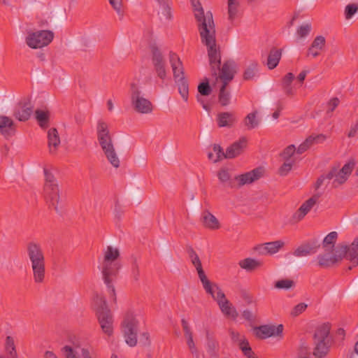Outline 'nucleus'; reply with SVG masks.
<instances>
[{
  "label": "nucleus",
  "instance_id": "obj_28",
  "mask_svg": "<svg viewBox=\"0 0 358 358\" xmlns=\"http://www.w3.org/2000/svg\"><path fill=\"white\" fill-rule=\"evenodd\" d=\"M48 141L49 152L51 155L57 152L58 147L60 145V138L57 130L55 128H51L48 131Z\"/></svg>",
  "mask_w": 358,
  "mask_h": 358
},
{
  "label": "nucleus",
  "instance_id": "obj_57",
  "mask_svg": "<svg viewBox=\"0 0 358 358\" xmlns=\"http://www.w3.org/2000/svg\"><path fill=\"white\" fill-rule=\"evenodd\" d=\"M294 161H285L279 169L281 176H286L292 169Z\"/></svg>",
  "mask_w": 358,
  "mask_h": 358
},
{
  "label": "nucleus",
  "instance_id": "obj_47",
  "mask_svg": "<svg viewBox=\"0 0 358 358\" xmlns=\"http://www.w3.org/2000/svg\"><path fill=\"white\" fill-rule=\"evenodd\" d=\"M358 11V3H352L348 4L344 10L345 20H348Z\"/></svg>",
  "mask_w": 358,
  "mask_h": 358
},
{
  "label": "nucleus",
  "instance_id": "obj_56",
  "mask_svg": "<svg viewBox=\"0 0 358 358\" xmlns=\"http://www.w3.org/2000/svg\"><path fill=\"white\" fill-rule=\"evenodd\" d=\"M307 308V304L304 303H300L295 306L290 312V315L292 317H296L301 314Z\"/></svg>",
  "mask_w": 358,
  "mask_h": 358
},
{
  "label": "nucleus",
  "instance_id": "obj_52",
  "mask_svg": "<svg viewBox=\"0 0 358 358\" xmlns=\"http://www.w3.org/2000/svg\"><path fill=\"white\" fill-rule=\"evenodd\" d=\"M212 90L209 85L208 80L206 79L205 82L200 83L198 86V92L201 95L208 96L210 94Z\"/></svg>",
  "mask_w": 358,
  "mask_h": 358
},
{
  "label": "nucleus",
  "instance_id": "obj_22",
  "mask_svg": "<svg viewBox=\"0 0 358 358\" xmlns=\"http://www.w3.org/2000/svg\"><path fill=\"white\" fill-rule=\"evenodd\" d=\"M217 303L223 314L226 316L235 319L238 313L232 304L227 299L224 292H219Z\"/></svg>",
  "mask_w": 358,
  "mask_h": 358
},
{
  "label": "nucleus",
  "instance_id": "obj_42",
  "mask_svg": "<svg viewBox=\"0 0 358 358\" xmlns=\"http://www.w3.org/2000/svg\"><path fill=\"white\" fill-rule=\"evenodd\" d=\"M313 248L310 245H302L298 247L293 252V255L296 257H302L308 256L310 254L315 253Z\"/></svg>",
  "mask_w": 358,
  "mask_h": 358
},
{
  "label": "nucleus",
  "instance_id": "obj_43",
  "mask_svg": "<svg viewBox=\"0 0 358 358\" xmlns=\"http://www.w3.org/2000/svg\"><path fill=\"white\" fill-rule=\"evenodd\" d=\"M258 71V64L256 62L251 63L245 70L243 78L245 80H252Z\"/></svg>",
  "mask_w": 358,
  "mask_h": 358
},
{
  "label": "nucleus",
  "instance_id": "obj_9",
  "mask_svg": "<svg viewBox=\"0 0 358 358\" xmlns=\"http://www.w3.org/2000/svg\"><path fill=\"white\" fill-rule=\"evenodd\" d=\"M96 308V315L102 331L108 336L113 333V317L108 309L106 301L101 295H96L94 299Z\"/></svg>",
  "mask_w": 358,
  "mask_h": 358
},
{
  "label": "nucleus",
  "instance_id": "obj_17",
  "mask_svg": "<svg viewBox=\"0 0 358 358\" xmlns=\"http://www.w3.org/2000/svg\"><path fill=\"white\" fill-rule=\"evenodd\" d=\"M97 140L101 148L104 149L114 145L108 124L103 121H99L96 127Z\"/></svg>",
  "mask_w": 358,
  "mask_h": 358
},
{
  "label": "nucleus",
  "instance_id": "obj_34",
  "mask_svg": "<svg viewBox=\"0 0 358 358\" xmlns=\"http://www.w3.org/2000/svg\"><path fill=\"white\" fill-rule=\"evenodd\" d=\"M282 50L273 48L271 50L267 59V66L269 69L275 68L281 58Z\"/></svg>",
  "mask_w": 358,
  "mask_h": 358
},
{
  "label": "nucleus",
  "instance_id": "obj_55",
  "mask_svg": "<svg viewBox=\"0 0 358 358\" xmlns=\"http://www.w3.org/2000/svg\"><path fill=\"white\" fill-rule=\"evenodd\" d=\"M244 355L248 358H256L255 353L253 352L252 348H250L248 341L245 342L243 345L239 348Z\"/></svg>",
  "mask_w": 358,
  "mask_h": 358
},
{
  "label": "nucleus",
  "instance_id": "obj_39",
  "mask_svg": "<svg viewBox=\"0 0 358 358\" xmlns=\"http://www.w3.org/2000/svg\"><path fill=\"white\" fill-rule=\"evenodd\" d=\"M5 350L7 352L9 358H17L15 341L12 336H8L6 338Z\"/></svg>",
  "mask_w": 358,
  "mask_h": 358
},
{
  "label": "nucleus",
  "instance_id": "obj_41",
  "mask_svg": "<svg viewBox=\"0 0 358 358\" xmlns=\"http://www.w3.org/2000/svg\"><path fill=\"white\" fill-rule=\"evenodd\" d=\"M227 85L222 84L220 89V93H219V102L220 104L223 106H226L229 104L230 103V99H231V94L229 91L226 90V87Z\"/></svg>",
  "mask_w": 358,
  "mask_h": 358
},
{
  "label": "nucleus",
  "instance_id": "obj_61",
  "mask_svg": "<svg viewBox=\"0 0 358 358\" xmlns=\"http://www.w3.org/2000/svg\"><path fill=\"white\" fill-rule=\"evenodd\" d=\"M187 345L191 351L192 354H196L197 353V349L196 348L195 343L194 342V340H189L187 341Z\"/></svg>",
  "mask_w": 358,
  "mask_h": 358
},
{
  "label": "nucleus",
  "instance_id": "obj_20",
  "mask_svg": "<svg viewBox=\"0 0 358 358\" xmlns=\"http://www.w3.org/2000/svg\"><path fill=\"white\" fill-rule=\"evenodd\" d=\"M320 198L319 194L313 195L308 200L304 201L298 210L293 215V219L299 222L303 219V217L310 211V210L316 205Z\"/></svg>",
  "mask_w": 358,
  "mask_h": 358
},
{
  "label": "nucleus",
  "instance_id": "obj_63",
  "mask_svg": "<svg viewBox=\"0 0 358 358\" xmlns=\"http://www.w3.org/2000/svg\"><path fill=\"white\" fill-rule=\"evenodd\" d=\"M242 315L243 318L246 320L251 321L254 319L252 313L249 310H245Z\"/></svg>",
  "mask_w": 358,
  "mask_h": 358
},
{
  "label": "nucleus",
  "instance_id": "obj_29",
  "mask_svg": "<svg viewBox=\"0 0 358 358\" xmlns=\"http://www.w3.org/2000/svg\"><path fill=\"white\" fill-rule=\"evenodd\" d=\"M187 255L191 263L197 271L198 277L200 278L205 275L206 273L203 269L201 259L196 251L192 248H189L187 249Z\"/></svg>",
  "mask_w": 358,
  "mask_h": 358
},
{
  "label": "nucleus",
  "instance_id": "obj_33",
  "mask_svg": "<svg viewBox=\"0 0 358 358\" xmlns=\"http://www.w3.org/2000/svg\"><path fill=\"white\" fill-rule=\"evenodd\" d=\"M235 121L236 118L232 113L224 112L217 115V124L220 127H231Z\"/></svg>",
  "mask_w": 358,
  "mask_h": 358
},
{
  "label": "nucleus",
  "instance_id": "obj_58",
  "mask_svg": "<svg viewBox=\"0 0 358 358\" xmlns=\"http://www.w3.org/2000/svg\"><path fill=\"white\" fill-rule=\"evenodd\" d=\"M309 349L306 346H301L297 352L296 358H308Z\"/></svg>",
  "mask_w": 358,
  "mask_h": 358
},
{
  "label": "nucleus",
  "instance_id": "obj_53",
  "mask_svg": "<svg viewBox=\"0 0 358 358\" xmlns=\"http://www.w3.org/2000/svg\"><path fill=\"white\" fill-rule=\"evenodd\" d=\"M296 150H296V148L294 145H290L284 149V150L281 153V157L285 161H291V157Z\"/></svg>",
  "mask_w": 358,
  "mask_h": 358
},
{
  "label": "nucleus",
  "instance_id": "obj_3",
  "mask_svg": "<svg viewBox=\"0 0 358 358\" xmlns=\"http://www.w3.org/2000/svg\"><path fill=\"white\" fill-rule=\"evenodd\" d=\"M26 248L33 280L36 284H43L45 280V259L41 245L31 241L27 243Z\"/></svg>",
  "mask_w": 358,
  "mask_h": 358
},
{
  "label": "nucleus",
  "instance_id": "obj_6",
  "mask_svg": "<svg viewBox=\"0 0 358 358\" xmlns=\"http://www.w3.org/2000/svg\"><path fill=\"white\" fill-rule=\"evenodd\" d=\"M169 62L171 64L173 77L178 86V92L185 101H187L189 96V87L184 77V69L179 57L174 52L169 54Z\"/></svg>",
  "mask_w": 358,
  "mask_h": 358
},
{
  "label": "nucleus",
  "instance_id": "obj_50",
  "mask_svg": "<svg viewBox=\"0 0 358 358\" xmlns=\"http://www.w3.org/2000/svg\"><path fill=\"white\" fill-rule=\"evenodd\" d=\"M65 358H80L78 352L70 345H64L61 349Z\"/></svg>",
  "mask_w": 358,
  "mask_h": 358
},
{
  "label": "nucleus",
  "instance_id": "obj_23",
  "mask_svg": "<svg viewBox=\"0 0 358 358\" xmlns=\"http://www.w3.org/2000/svg\"><path fill=\"white\" fill-rule=\"evenodd\" d=\"M33 112V106L30 101L20 102L15 107L13 115L19 121L27 120Z\"/></svg>",
  "mask_w": 358,
  "mask_h": 358
},
{
  "label": "nucleus",
  "instance_id": "obj_19",
  "mask_svg": "<svg viewBox=\"0 0 358 358\" xmlns=\"http://www.w3.org/2000/svg\"><path fill=\"white\" fill-rule=\"evenodd\" d=\"M152 64L159 78L165 79L166 76V71L165 69V62L162 55L157 47H152Z\"/></svg>",
  "mask_w": 358,
  "mask_h": 358
},
{
  "label": "nucleus",
  "instance_id": "obj_4",
  "mask_svg": "<svg viewBox=\"0 0 358 358\" xmlns=\"http://www.w3.org/2000/svg\"><path fill=\"white\" fill-rule=\"evenodd\" d=\"M45 184L43 196L49 208L53 209L56 213L62 215L65 210V204L60 196V189L55 176L46 169H44Z\"/></svg>",
  "mask_w": 358,
  "mask_h": 358
},
{
  "label": "nucleus",
  "instance_id": "obj_59",
  "mask_svg": "<svg viewBox=\"0 0 358 358\" xmlns=\"http://www.w3.org/2000/svg\"><path fill=\"white\" fill-rule=\"evenodd\" d=\"M114 214L115 218H117L118 220L122 218L124 214V210L118 202H117L115 205Z\"/></svg>",
  "mask_w": 358,
  "mask_h": 358
},
{
  "label": "nucleus",
  "instance_id": "obj_64",
  "mask_svg": "<svg viewBox=\"0 0 358 358\" xmlns=\"http://www.w3.org/2000/svg\"><path fill=\"white\" fill-rule=\"evenodd\" d=\"M357 132H358V126L355 124V125L351 127L348 136L349 138L355 137L357 135Z\"/></svg>",
  "mask_w": 358,
  "mask_h": 358
},
{
  "label": "nucleus",
  "instance_id": "obj_32",
  "mask_svg": "<svg viewBox=\"0 0 358 358\" xmlns=\"http://www.w3.org/2000/svg\"><path fill=\"white\" fill-rule=\"evenodd\" d=\"M217 176L220 182L224 185L230 187L234 186L230 170L228 168L223 167L220 169Z\"/></svg>",
  "mask_w": 358,
  "mask_h": 358
},
{
  "label": "nucleus",
  "instance_id": "obj_16",
  "mask_svg": "<svg viewBox=\"0 0 358 358\" xmlns=\"http://www.w3.org/2000/svg\"><path fill=\"white\" fill-rule=\"evenodd\" d=\"M284 246L285 242L282 240H278L259 244L253 248V250L259 255H273L276 254Z\"/></svg>",
  "mask_w": 358,
  "mask_h": 358
},
{
  "label": "nucleus",
  "instance_id": "obj_2",
  "mask_svg": "<svg viewBox=\"0 0 358 358\" xmlns=\"http://www.w3.org/2000/svg\"><path fill=\"white\" fill-rule=\"evenodd\" d=\"M119 257L120 251L117 248L108 245L103 250L101 273L108 292L114 302L116 301V296L113 282L116 279L118 271L121 268V264L118 261Z\"/></svg>",
  "mask_w": 358,
  "mask_h": 358
},
{
  "label": "nucleus",
  "instance_id": "obj_44",
  "mask_svg": "<svg viewBox=\"0 0 358 358\" xmlns=\"http://www.w3.org/2000/svg\"><path fill=\"white\" fill-rule=\"evenodd\" d=\"M108 1L116 12L119 20H122L124 15L122 0H108Z\"/></svg>",
  "mask_w": 358,
  "mask_h": 358
},
{
  "label": "nucleus",
  "instance_id": "obj_37",
  "mask_svg": "<svg viewBox=\"0 0 358 358\" xmlns=\"http://www.w3.org/2000/svg\"><path fill=\"white\" fill-rule=\"evenodd\" d=\"M239 5L238 0H227L228 20L231 22H234L237 17Z\"/></svg>",
  "mask_w": 358,
  "mask_h": 358
},
{
  "label": "nucleus",
  "instance_id": "obj_24",
  "mask_svg": "<svg viewBox=\"0 0 358 358\" xmlns=\"http://www.w3.org/2000/svg\"><path fill=\"white\" fill-rule=\"evenodd\" d=\"M199 278L206 292L210 294L213 298V299L217 301L218 293L223 292L220 287L217 284L210 282L207 278L206 275H203Z\"/></svg>",
  "mask_w": 358,
  "mask_h": 358
},
{
  "label": "nucleus",
  "instance_id": "obj_15",
  "mask_svg": "<svg viewBox=\"0 0 358 358\" xmlns=\"http://www.w3.org/2000/svg\"><path fill=\"white\" fill-rule=\"evenodd\" d=\"M282 324H278V326L273 324L262 325L254 328L255 334L259 339H266L273 336H282Z\"/></svg>",
  "mask_w": 358,
  "mask_h": 358
},
{
  "label": "nucleus",
  "instance_id": "obj_48",
  "mask_svg": "<svg viewBox=\"0 0 358 358\" xmlns=\"http://www.w3.org/2000/svg\"><path fill=\"white\" fill-rule=\"evenodd\" d=\"M160 10L159 14H161L162 17L164 20H170L172 17L171 8L169 7L167 1L163 2L159 4Z\"/></svg>",
  "mask_w": 358,
  "mask_h": 358
},
{
  "label": "nucleus",
  "instance_id": "obj_31",
  "mask_svg": "<svg viewBox=\"0 0 358 358\" xmlns=\"http://www.w3.org/2000/svg\"><path fill=\"white\" fill-rule=\"evenodd\" d=\"M263 263L260 260L253 258H245L238 262L240 267L247 271H252L261 267Z\"/></svg>",
  "mask_w": 358,
  "mask_h": 358
},
{
  "label": "nucleus",
  "instance_id": "obj_26",
  "mask_svg": "<svg viewBox=\"0 0 358 358\" xmlns=\"http://www.w3.org/2000/svg\"><path fill=\"white\" fill-rule=\"evenodd\" d=\"M339 247L345 248L344 257L356 265L358 264V237L350 245H341Z\"/></svg>",
  "mask_w": 358,
  "mask_h": 358
},
{
  "label": "nucleus",
  "instance_id": "obj_54",
  "mask_svg": "<svg viewBox=\"0 0 358 358\" xmlns=\"http://www.w3.org/2000/svg\"><path fill=\"white\" fill-rule=\"evenodd\" d=\"M311 31V25L309 23H306L301 25L297 31L296 34L300 38H304L307 36Z\"/></svg>",
  "mask_w": 358,
  "mask_h": 358
},
{
  "label": "nucleus",
  "instance_id": "obj_13",
  "mask_svg": "<svg viewBox=\"0 0 358 358\" xmlns=\"http://www.w3.org/2000/svg\"><path fill=\"white\" fill-rule=\"evenodd\" d=\"M54 38V33L50 30L28 32L25 41L32 49L42 48L48 45Z\"/></svg>",
  "mask_w": 358,
  "mask_h": 358
},
{
  "label": "nucleus",
  "instance_id": "obj_14",
  "mask_svg": "<svg viewBox=\"0 0 358 358\" xmlns=\"http://www.w3.org/2000/svg\"><path fill=\"white\" fill-rule=\"evenodd\" d=\"M345 248H340L331 249L330 251L324 250L322 254H320L317 257V264L322 268H329L341 262L345 255Z\"/></svg>",
  "mask_w": 358,
  "mask_h": 358
},
{
  "label": "nucleus",
  "instance_id": "obj_21",
  "mask_svg": "<svg viewBox=\"0 0 358 358\" xmlns=\"http://www.w3.org/2000/svg\"><path fill=\"white\" fill-rule=\"evenodd\" d=\"M327 139V136L322 134H312L307 137L305 141L301 143L297 148L296 152L302 154L312 146L324 143Z\"/></svg>",
  "mask_w": 358,
  "mask_h": 358
},
{
  "label": "nucleus",
  "instance_id": "obj_38",
  "mask_svg": "<svg viewBox=\"0 0 358 358\" xmlns=\"http://www.w3.org/2000/svg\"><path fill=\"white\" fill-rule=\"evenodd\" d=\"M257 111L252 112L245 117L244 125L247 129L250 130L257 127L259 124V120L257 117Z\"/></svg>",
  "mask_w": 358,
  "mask_h": 358
},
{
  "label": "nucleus",
  "instance_id": "obj_30",
  "mask_svg": "<svg viewBox=\"0 0 358 358\" xmlns=\"http://www.w3.org/2000/svg\"><path fill=\"white\" fill-rule=\"evenodd\" d=\"M101 150L113 167L117 169L120 166V160L114 145Z\"/></svg>",
  "mask_w": 358,
  "mask_h": 358
},
{
  "label": "nucleus",
  "instance_id": "obj_40",
  "mask_svg": "<svg viewBox=\"0 0 358 358\" xmlns=\"http://www.w3.org/2000/svg\"><path fill=\"white\" fill-rule=\"evenodd\" d=\"M294 78V76L292 73H287L282 79V88L287 95L294 94V90L291 86V84Z\"/></svg>",
  "mask_w": 358,
  "mask_h": 358
},
{
  "label": "nucleus",
  "instance_id": "obj_7",
  "mask_svg": "<svg viewBox=\"0 0 358 358\" xmlns=\"http://www.w3.org/2000/svg\"><path fill=\"white\" fill-rule=\"evenodd\" d=\"M131 105L134 110L141 114H150L154 110V105L147 98L141 90V87L136 82L130 84Z\"/></svg>",
  "mask_w": 358,
  "mask_h": 358
},
{
  "label": "nucleus",
  "instance_id": "obj_49",
  "mask_svg": "<svg viewBox=\"0 0 358 358\" xmlns=\"http://www.w3.org/2000/svg\"><path fill=\"white\" fill-rule=\"evenodd\" d=\"M230 336L231 340L236 343L238 347L240 348L241 345H243L245 342H247L248 340L245 338L244 335H242L238 331H235L234 330L230 331Z\"/></svg>",
  "mask_w": 358,
  "mask_h": 358
},
{
  "label": "nucleus",
  "instance_id": "obj_35",
  "mask_svg": "<svg viewBox=\"0 0 358 358\" xmlns=\"http://www.w3.org/2000/svg\"><path fill=\"white\" fill-rule=\"evenodd\" d=\"M13 129V121L7 116L0 115V131L5 136L10 135Z\"/></svg>",
  "mask_w": 358,
  "mask_h": 358
},
{
  "label": "nucleus",
  "instance_id": "obj_18",
  "mask_svg": "<svg viewBox=\"0 0 358 358\" xmlns=\"http://www.w3.org/2000/svg\"><path fill=\"white\" fill-rule=\"evenodd\" d=\"M264 175V169L262 167L256 168L250 171L236 176L234 180L238 182L239 187L249 185L261 178Z\"/></svg>",
  "mask_w": 358,
  "mask_h": 358
},
{
  "label": "nucleus",
  "instance_id": "obj_8",
  "mask_svg": "<svg viewBox=\"0 0 358 358\" xmlns=\"http://www.w3.org/2000/svg\"><path fill=\"white\" fill-rule=\"evenodd\" d=\"M355 166L354 159L349 160L343 167L339 165H334L328 170L329 179H332L331 187L338 188L345 184L351 175Z\"/></svg>",
  "mask_w": 358,
  "mask_h": 358
},
{
  "label": "nucleus",
  "instance_id": "obj_45",
  "mask_svg": "<svg viewBox=\"0 0 358 358\" xmlns=\"http://www.w3.org/2000/svg\"><path fill=\"white\" fill-rule=\"evenodd\" d=\"M36 118L41 127H46L48 126L49 120L48 112L37 110L36 111Z\"/></svg>",
  "mask_w": 358,
  "mask_h": 358
},
{
  "label": "nucleus",
  "instance_id": "obj_27",
  "mask_svg": "<svg viewBox=\"0 0 358 358\" xmlns=\"http://www.w3.org/2000/svg\"><path fill=\"white\" fill-rule=\"evenodd\" d=\"M326 44L325 38L322 36H317L315 38L310 47L307 51V56L316 57L320 55L321 52L324 50Z\"/></svg>",
  "mask_w": 358,
  "mask_h": 358
},
{
  "label": "nucleus",
  "instance_id": "obj_36",
  "mask_svg": "<svg viewBox=\"0 0 358 358\" xmlns=\"http://www.w3.org/2000/svg\"><path fill=\"white\" fill-rule=\"evenodd\" d=\"M338 238V233L331 231L325 236L322 242V249L324 250L330 251L331 249H336L335 243Z\"/></svg>",
  "mask_w": 358,
  "mask_h": 358
},
{
  "label": "nucleus",
  "instance_id": "obj_25",
  "mask_svg": "<svg viewBox=\"0 0 358 358\" xmlns=\"http://www.w3.org/2000/svg\"><path fill=\"white\" fill-rule=\"evenodd\" d=\"M201 219L203 226L206 229L217 230L221 227L217 217L208 210H204L202 213Z\"/></svg>",
  "mask_w": 358,
  "mask_h": 358
},
{
  "label": "nucleus",
  "instance_id": "obj_10",
  "mask_svg": "<svg viewBox=\"0 0 358 358\" xmlns=\"http://www.w3.org/2000/svg\"><path fill=\"white\" fill-rule=\"evenodd\" d=\"M246 145L247 139L245 137H242L238 141L234 143L229 146L224 153L219 145L215 144L213 147V151L216 153V157H214L212 153H209L208 154V158L214 163L224 158H234L242 152L243 148L246 147Z\"/></svg>",
  "mask_w": 358,
  "mask_h": 358
},
{
  "label": "nucleus",
  "instance_id": "obj_5",
  "mask_svg": "<svg viewBox=\"0 0 358 358\" xmlns=\"http://www.w3.org/2000/svg\"><path fill=\"white\" fill-rule=\"evenodd\" d=\"M215 46L216 50L218 52L219 59L217 62H215V65L211 63L210 58H209L210 66L211 68L212 75L215 77L216 81L220 80L222 81V84L228 85V83L233 80L234 75L236 73V64L233 61H227L224 62L220 68L221 64V56L219 50V48L216 45V40L215 39ZM208 55H209L208 54ZM210 57V56H208Z\"/></svg>",
  "mask_w": 358,
  "mask_h": 358
},
{
  "label": "nucleus",
  "instance_id": "obj_46",
  "mask_svg": "<svg viewBox=\"0 0 358 358\" xmlns=\"http://www.w3.org/2000/svg\"><path fill=\"white\" fill-rule=\"evenodd\" d=\"M328 176V171L324 174L321 175L317 180L315 184V189H318L322 186L327 187L329 185H331L332 179H329Z\"/></svg>",
  "mask_w": 358,
  "mask_h": 358
},
{
  "label": "nucleus",
  "instance_id": "obj_62",
  "mask_svg": "<svg viewBox=\"0 0 358 358\" xmlns=\"http://www.w3.org/2000/svg\"><path fill=\"white\" fill-rule=\"evenodd\" d=\"M139 269L137 264H134L132 266V275L136 281L138 280L139 277Z\"/></svg>",
  "mask_w": 358,
  "mask_h": 358
},
{
  "label": "nucleus",
  "instance_id": "obj_1",
  "mask_svg": "<svg viewBox=\"0 0 358 358\" xmlns=\"http://www.w3.org/2000/svg\"><path fill=\"white\" fill-rule=\"evenodd\" d=\"M194 8L195 18L198 22V27L201 42L207 47L211 63L219 59L218 52L215 46V28L213 14L208 11L204 13L199 0H190Z\"/></svg>",
  "mask_w": 358,
  "mask_h": 358
},
{
  "label": "nucleus",
  "instance_id": "obj_60",
  "mask_svg": "<svg viewBox=\"0 0 358 358\" xmlns=\"http://www.w3.org/2000/svg\"><path fill=\"white\" fill-rule=\"evenodd\" d=\"M339 99L338 98H333L329 102V111L332 112L339 104Z\"/></svg>",
  "mask_w": 358,
  "mask_h": 358
},
{
  "label": "nucleus",
  "instance_id": "obj_12",
  "mask_svg": "<svg viewBox=\"0 0 358 358\" xmlns=\"http://www.w3.org/2000/svg\"><path fill=\"white\" fill-rule=\"evenodd\" d=\"M138 322L132 313H127L122 323V331L125 342L131 347L137 343Z\"/></svg>",
  "mask_w": 358,
  "mask_h": 358
},
{
  "label": "nucleus",
  "instance_id": "obj_11",
  "mask_svg": "<svg viewBox=\"0 0 358 358\" xmlns=\"http://www.w3.org/2000/svg\"><path fill=\"white\" fill-rule=\"evenodd\" d=\"M330 331V326L329 324H322L319 326L314 334L315 348L313 355L316 358H322L325 357L329 352V346L326 343V340Z\"/></svg>",
  "mask_w": 358,
  "mask_h": 358
},
{
  "label": "nucleus",
  "instance_id": "obj_51",
  "mask_svg": "<svg viewBox=\"0 0 358 358\" xmlns=\"http://www.w3.org/2000/svg\"><path fill=\"white\" fill-rule=\"evenodd\" d=\"M294 285V281L289 279H282L275 283V287L279 289H289Z\"/></svg>",
  "mask_w": 358,
  "mask_h": 358
}]
</instances>
